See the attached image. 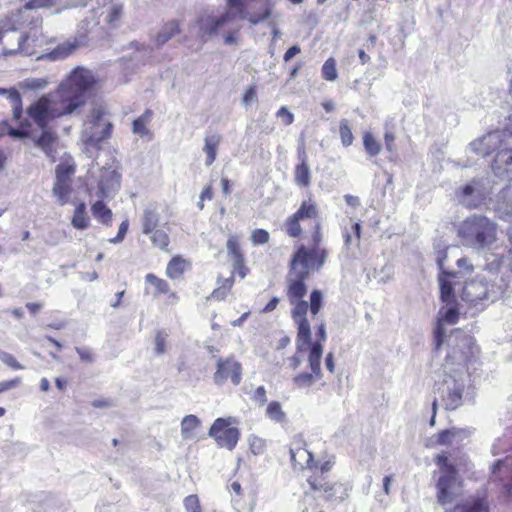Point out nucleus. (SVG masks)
Masks as SVG:
<instances>
[{
	"instance_id": "25",
	"label": "nucleus",
	"mask_w": 512,
	"mask_h": 512,
	"mask_svg": "<svg viewBox=\"0 0 512 512\" xmlns=\"http://www.w3.org/2000/svg\"><path fill=\"white\" fill-rule=\"evenodd\" d=\"M42 131V135L35 140V144L41 148L48 157L55 161V150L57 145L56 136L46 128Z\"/></svg>"
},
{
	"instance_id": "28",
	"label": "nucleus",
	"mask_w": 512,
	"mask_h": 512,
	"mask_svg": "<svg viewBox=\"0 0 512 512\" xmlns=\"http://www.w3.org/2000/svg\"><path fill=\"white\" fill-rule=\"evenodd\" d=\"M52 193L60 206L65 205L68 203L72 193L71 182H65L64 180L56 179Z\"/></svg>"
},
{
	"instance_id": "20",
	"label": "nucleus",
	"mask_w": 512,
	"mask_h": 512,
	"mask_svg": "<svg viewBox=\"0 0 512 512\" xmlns=\"http://www.w3.org/2000/svg\"><path fill=\"white\" fill-rule=\"evenodd\" d=\"M495 209L500 218L512 221V185L499 193Z\"/></svg>"
},
{
	"instance_id": "64",
	"label": "nucleus",
	"mask_w": 512,
	"mask_h": 512,
	"mask_svg": "<svg viewBox=\"0 0 512 512\" xmlns=\"http://www.w3.org/2000/svg\"><path fill=\"white\" fill-rule=\"evenodd\" d=\"M277 115L279 117H285V123L286 125L292 124L294 120V116L291 112L288 111L286 107H281L279 111L277 112Z\"/></svg>"
},
{
	"instance_id": "13",
	"label": "nucleus",
	"mask_w": 512,
	"mask_h": 512,
	"mask_svg": "<svg viewBox=\"0 0 512 512\" xmlns=\"http://www.w3.org/2000/svg\"><path fill=\"white\" fill-rule=\"evenodd\" d=\"M241 372V365L235 359H218L213 380L217 385H223L227 380L238 385L241 382Z\"/></svg>"
},
{
	"instance_id": "9",
	"label": "nucleus",
	"mask_w": 512,
	"mask_h": 512,
	"mask_svg": "<svg viewBox=\"0 0 512 512\" xmlns=\"http://www.w3.org/2000/svg\"><path fill=\"white\" fill-rule=\"evenodd\" d=\"M234 18L231 11L223 13H204L189 26V34L200 40L201 43L206 42L210 37L216 35L218 31L224 28Z\"/></svg>"
},
{
	"instance_id": "44",
	"label": "nucleus",
	"mask_w": 512,
	"mask_h": 512,
	"mask_svg": "<svg viewBox=\"0 0 512 512\" xmlns=\"http://www.w3.org/2000/svg\"><path fill=\"white\" fill-rule=\"evenodd\" d=\"M363 144L366 152L374 157L378 155L381 151L380 143L374 138V136L370 133H366L363 137Z\"/></svg>"
},
{
	"instance_id": "30",
	"label": "nucleus",
	"mask_w": 512,
	"mask_h": 512,
	"mask_svg": "<svg viewBox=\"0 0 512 512\" xmlns=\"http://www.w3.org/2000/svg\"><path fill=\"white\" fill-rule=\"evenodd\" d=\"M180 32V25L177 21H168L156 36L158 46L164 45L169 39Z\"/></svg>"
},
{
	"instance_id": "4",
	"label": "nucleus",
	"mask_w": 512,
	"mask_h": 512,
	"mask_svg": "<svg viewBox=\"0 0 512 512\" xmlns=\"http://www.w3.org/2000/svg\"><path fill=\"white\" fill-rule=\"evenodd\" d=\"M451 258H439L438 265L441 270L439 275L440 297L443 303L437 315V324L434 331V341L439 347L444 341L446 326L453 325L459 317L458 304L456 302L455 285L457 274L469 271L472 267L467 258H458L456 261L458 271L448 270V260Z\"/></svg>"
},
{
	"instance_id": "17",
	"label": "nucleus",
	"mask_w": 512,
	"mask_h": 512,
	"mask_svg": "<svg viewBox=\"0 0 512 512\" xmlns=\"http://www.w3.org/2000/svg\"><path fill=\"white\" fill-rule=\"evenodd\" d=\"M334 457L326 456L318 462H314L313 471L315 474L320 473L321 476H310L308 479V483L313 490L318 491H327L330 486L329 483L323 477V474L329 472L334 465Z\"/></svg>"
},
{
	"instance_id": "29",
	"label": "nucleus",
	"mask_w": 512,
	"mask_h": 512,
	"mask_svg": "<svg viewBox=\"0 0 512 512\" xmlns=\"http://www.w3.org/2000/svg\"><path fill=\"white\" fill-rule=\"evenodd\" d=\"M151 117L152 112L150 110H146L140 117L135 119L132 126L133 133L140 137H148V139H151L152 134L147 128V125L151 121Z\"/></svg>"
},
{
	"instance_id": "45",
	"label": "nucleus",
	"mask_w": 512,
	"mask_h": 512,
	"mask_svg": "<svg viewBox=\"0 0 512 512\" xmlns=\"http://www.w3.org/2000/svg\"><path fill=\"white\" fill-rule=\"evenodd\" d=\"M338 73L336 69V62L334 58H329L322 66V77L327 81H334L337 79Z\"/></svg>"
},
{
	"instance_id": "47",
	"label": "nucleus",
	"mask_w": 512,
	"mask_h": 512,
	"mask_svg": "<svg viewBox=\"0 0 512 512\" xmlns=\"http://www.w3.org/2000/svg\"><path fill=\"white\" fill-rule=\"evenodd\" d=\"M248 445L252 454L261 455L266 450V441L256 435L248 437Z\"/></svg>"
},
{
	"instance_id": "1",
	"label": "nucleus",
	"mask_w": 512,
	"mask_h": 512,
	"mask_svg": "<svg viewBox=\"0 0 512 512\" xmlns=\"http://www.w3.org/2000/svg\"><path fill=\"white\" fill-rule=\"evenodd\" d=\"M479 349L472 336L457 332L443 364L434 373L435 388L446 407L455 409L461 404L469 365L476 361Z\"/></svg>"
},
{
	"instance_id": "37",
	"label": "nucleus",
	"mask_w": 512,
	"mask_h": 512,
	"mask_svg": "<svg viewBox=\"0 0 512 512\" xmlns=\"http://www.w3.org/2000/svg\"><path fill=\"white\" fill-rule=\"evenodd\" d=\"M295 182L302 187H308L311 182V172L308 163H299L294 171Z\"/></svg>"
},
{
	"instance_id": "15",
	"label": "nucleus",
	"mask_w": 512,
	"mask_h": 512,
	"mask_svg": "<svg viewBox=\"0 0 512 512\" xmlns=\"http://www.w3.org/2000/svg\"><path fill=\"white\" fill-rule=\"evenodd\" d=\"M323 260L324 258H293L289 276L305 280L323 266Z\"/></svg>"
},
{
	"instance_id": "31",
	"label": "nucleus",
	"mask_w": 512,
	"mask_h": 512,
	"mask_svg": "<svg viewBox=\"0 0 512 512\" xmlns=\"http://www.w3.org/2000/svg\"><path fill=\"white\" fill-rule=\"evenodd\" d=\"M91 212L94 218H96L102 224L108 225L111 223L113 216L112 211L103 201H96L91 207Z\"/></svg>"
},
{
	"instance_id": "22",
	"label": "nucleus",
	"mask_w": 512,
	"mask_h": 512,
	"mask_svg": "<svg viewBox=\"0 0 512 512\" xmlns=\"http://www.w3.org/2000/svg\"><path fill=\"white\" fill-rule=\"evenodd\" d=\"M85 45L84 38L74 40H68L60 45H58L54 50H52L49 54L44 57L49 58L51 60L63 59L71 55L79 46Z\"/></svg>"
},
{
	"instance_id": "7",
	"label": "nucleus",
	"mask_w": 512,
	"mask_h": 512,
	"mask_svg": "<svg viewBox=\"0 0 512 512\" xmlns=\"http://www.w3.org/2000/svg\"><path fill=\"white\" fill-rule=\"evenodd\" d=\"M459 236L466 246H489L496 240V225L485 216L473 215L461 224Z\"/></svg>"
},
{
	"instance_id": "27",
	"label": "nucleus",
	"mask_w": 512,
	"mask_h": 512,
	"mask_svg": "<svg viewBox=\"0 0 512 512\" xmlns=\"http://www.w3.org/2000/svg\"><path fill=\"white\" fill-rule=\"evenodd\" d=\"M221 140L222 138L219 134H212L205 137L203 151L206 153V166L212 165L215 161Z\"/></svg>"
},
{
	"instance_id": "5",
	"label": "nucleus",
	"mask_w": 512,
	"mask_h": 512,
	"mask_svg": "<svg viewBox=\"0 0 512 512\" xmlns=\"http://www.w3.org/2000/svg\"><path fill=\"white\" fill-rule=\"evenodd\" d=\"M436 464L439 467L436 485L437 499L441 505L446 507L445 512H487L483 500L462 499V482L457 477L446 454H439L436 457Z\"/></svg>"
},
{
	"instance_id": "33",
	"label": "nucleus",
	"mask_w": 512,
	"mask_h": 512,
	"mask_svg": "<svg viewBox=\"0 0 512 512\" xmlns=\"http://www.w3.org/2000/svg\"><path fill=\"white\" fill-rule=\"evenodd\" d=\"M265 415L275 423L283 424L286 422V413L283 411L281 404L277 401L268 403Z\"/></svg>"
},
{
	"instance_id": "26",
	"label": "nucleus",
	"mask_w": 512,
	"mask_h": 512,
	"mask_svg": "<svg viewBox=\"0 0 512 512\" xmlns=\"http://www.w3.org/2000/svg\"><path fill=\"white\" fill-rule=\"evenodd\" d=\"M142 231L144 234H150L157 229L159 224V214L157 208L153 204H149L143 211L141 218Z\"/></svg>"
},
{
	"instance_id": "10",
	"label": "nucleus",
	"mask_w": 512,
	"mask_h": 512,
	"mask_svg": "<svg viewBox=\"0 0 512 512\" xmlns=\"http://www.w3.org/2000/svg\"><path fill=\"white\" fill-rule=\"evenodd\" d=\"M238 420L235 417L217 418L209 429V436L221 448L232 451L240 438Z\"/></svg>"
},
{
	"instance_id": "38",
	"label": "nucleus",
	"mask_w": 512,
	"mask_h": 512,
	"mask_svg": "<svg viewBox=\"0 0 512 512\" xmlns=\"http://www.w3.org/2000/svg\"><path fill=\"white\" fill-rule=\"evenodd\" d=\"M189 268V263L184 258H172L167 266V275L177 278Z\"/></svg>"
},
{
	"instance_id": "23",
	"label": "nucleus",
	"mask_w": 512,
	"mask_h": 512,
	"mask_svg": "<svg viewBox=\"0 0 512 512\" xmlns=\"http://www.w3.org/2000/svg\"><path fill=\"white\" fill-rule=\"evenodd\" d=\"M290 455L295 466H299L301 469H313V454L306 447H291Z\"/></svg>"
},
{
	"instance_id": "18",
	"label": "nucleus",
	"mask_w": 512,
	"mask_h": 512,
	"mask_svg": "<svg viewBox=\"0 0 512 512\" xmlns=\"http://www.w3.org/2000/svg\"><path fill=\"white\" fill-rule=\"evenodd\" d=\"M120 185L119 174L110 168L101 170L100 179L98 181V191L96 193L99 198H109L116 193Z\"/></svg>"
},
{
	"instance_id": "16",
	"label": "nucleus",
	"mask_w": 512,
	"mask_h": 512,
	"mask_svg": "<svg viewBox=\"0 0 512 512\" xmlns=\"http://www.w3.org/2000/svg\"><path fill=\"white\" fill-rule=\"evenodd\" d=\"M502 144V133L494 131L470 143L469 149L477 155L487 156Z\"/></svg>"
},
{
	"instance_id": "49",
	"label": "nucleus",
	"mask_w": 512,
	"mask_h": 512,
	"mask_svg": "<svg viewBox=\"0 0 512 512\" xmlns=\"http://www.w3.org/2000/svg\"><path fill=\"white\" fill-rule=\"evenodd\" d=\"M301 219L296 216H290L285 223V230L287 234L291 237H298L301 233V227L299 221Z\"/></svg>"
},
{
	"instance_id": "55",
	"label": "nucleus",
	"mask_w": 512,
	"mask_h": 512,
	"mask_svg": "<svg viewBox=\"0 0 512 512\" xmlns=\"http://www.w3.org/2000/svg\"><path fill=\"white\" fill-rule=\"evenodd\" d=\"M251 240L253 244H265L269 240V233L263 229H256L252 232Z\"/></svg>"
},
{
	"instance_id": "8",
	"label": "nucleus",
	"mask_w": 512,
	"mask_h": 512,
	"mask_svg": "<svg viewBox=\"0 0 512 512\" xmlns=\"http://www.w3.org/2000/svg\"><path fill=\"white\" fill-rule=\"evenodd\" d=\"M112 123L106 118V110L101 105H95L83 124L81 140L91 146H97L108 138Z\"/></svg>"
},
{
	"instance_id": "42",
	"label": "nucleus",
	"mask_w": 512,
	"mask_h": 512,
	"mask_svg": "<svg viewBox=\"0 0 512 512\" xmlns=\"http://www.w3.org/2000/svg\"><path fill=\"white\" fill-rule=\"evenodd\" d=\"M297 218L303 220L306 218H316L317 217V207L315 203L310 201H304L300 208L296 213L293 214Z\"/></svg>"
},
{
	"instance_id": "50",
	"label": "nucleus",
	"mask_w": 512,
	"mask_h": 512,
	"mask_svg": "<svg viewBox=\"0 0 512 512\" xmlns=\"http://www.w3.org/2000/svg\"><path fill=\"white\" fill-rule=\"evenodd\" d=\"M48 85V80L45 78H27L22 83V88L28 90H42Z\"/></svg>"
},
{
	"instance_id": "2",
	"label": "nucleus",
	"mask_w": 512,
	"mask_h": 512,
	"mask_svg": "<svg viewBox=\"0 0 512 512\" xmlns=\"http://www.w3.org/2000/svg\"><path fill=\"white\" fill-rule=\"evenodd\" d=\"M95 84L91 71L77 67L61 83L57 91L39 98L27 109L29 117L41 130L49 120L71 114L85 103L86 93Z\"/></svg>"
},
{
	"instance_id": "59",
	"label": "nucleus",
	"mask_w": 512,
	"mask_h": 512,
	"mask_svg": "<svg viewBox=\"0 0 512 512\" xmlns=\"http://www.w3.org/2000/svg\"><path fill=\"white\" fill-rule=\"evenodd\" d=\"M234 272L233 274H238L240 278H244L249 269L245 265L243 258H236L233 264Z\"/></svg>"
},
{
	"instance_id": "21",
	"label": "nucleus",
	"mask_w": 512,
	"mask_h": 512,
	"mask_svg": "<svg viewBox=\"0 0 512 512\" xmlns=\"http://www.w3.org/2000/svg\"><path fill=\"white\" fill-rule=\"evenodd\" d=\"M201 428V420L193 414L185 416L180 425L183 440H196Z\"/></svg>"
},
{
	"instance_id": "57",
	"label": "nucleus",
	"mask_w": 512,
	"mask_h": 512,
	"mask_svg": "<svg viewBox=\"0 0 512 512\" xmlns=\"http://www.w3.org/2000/svg\"><path fill=\"white\" fill-rule=\"evenodd\" d=\"M227 249L229 254L232 256H241L240 254V243L237 236H230L227 241Z\"/></svg>"
},
{
	"instance_id": "34",
	"label": "nucleus",
	"mask_w": 512,
	"mask_h": 512,
	"mask_svg": "<svg viewBox=\"0 0 512 512\" xmlns=\"http://www.w3.org/2000/svg\"><path fill=\"white\" fill-rule=\"evenodd\" d=\"M71 223L74 228L79 230H84L89 227L90 220L87 216L86 206L84 203H80L76 207Z\"/></svg>"
},
{
	"instance_id": "32",
	"label": "nucleus",
	"mask_w": 512,
	"mask_h": 512,
	"mask_svg": "<svg viewBox=\"0 0 512 512\" xmlns=\"http://www.w3.org/2000/svg\"><path fill=\"white\" fill-rule=\"evenodd\" d=\"M56 179L64 180L65 182L72 183V176L75 173V163L72 158H66L62 163H60L56 169Z\"/></svg>"
},
{
	"instance_id": "14",
	"label": "nucleus",
	"mask_w": 512,
	"mask_h": 512,
	"mask_svg": "<svg viewBox=\"0 0 512 512\" xmlns=\"http://www.w3.org/2000/svg\"><path fill=\"white\" fill-rule=\"evenodd\" d=\"M470 435V431L465 429L452 428L440 432L438 435L427 439L425 446L432 448L438 445L458 446Z\"/></svg>"
},
{
	"instance_id": "6",
	"label": "nucleus",
	"mask_w": 512,
	"mask_h": 512,
	"mask_svg": "<svg viewBox=\"0 0 512 512\" xmlns=\"http://www.w3.org/2000/svg\"><path fill=\"white\" fill-rule=\"evenodd\" d=\"M307 288L304 280L288 276L287 280V298L292 306L291 316L296 328L300 332V343L303 346L307 339L308 326L310 318H314L323 307L324 295L320 290H313L309 297V302L304 301Z\"/></svg>"
},
{
	"instance_id": "54",
	"label": "nucleus",
	"mask_w": 512,
	"mask_h": 512,
	"mask_svg": "<svg viewBox=\"0 0 512 512\" xmlns=\"http://www.w3.org/2000/svg\"><path fill=\"white\" fill-rule=\"evenodd\" d=\"M29 124L20 123V128H10L8 135L13 138H28L31 137L29 130L26 128Z\"/></svg>"
},
{
	"instance_id": "56",
	"label": "nucleus",
	"mask_w": 512,
	"mask_h": 512,
	"mask_svg": "<svg viewBox=\"0 0 512 512\" xmlns=\"http://www.w3.org/2000/svg\"><path fill=\"white\" fill-rule=\"evenodd\" d=\"M54 5V0H29L24 8L26 10H34L39 8H46Z\"/></svg>"
},
{
	"instance_id": "46",
	"label": "nucleus",
	"mask_w": 512,
	"mask_h": 512,
	"mask_svg": "<svg viewBox=\"0 0 512 512\" xmlns=\"http://www.w3.org/2000/svg\"><path fill=\"white\" fill-rule=\"evenodd\" d=\"M232 286H233V278L230 277V278L225 279L223 284L212 292L210 298L218 300V301L224 300L227 297V295L229 294Z\"/></svg>"
},
{
	"instance_id": "11",
	"label": "nucleus",
	"mask_w": 512,
	"mask_h": 512,
	"mask_svg": "<svg viewBox=\"0 0 512 512\" xmlns=\"http://www.w3.org/2000/svg\"><path fill=\"white\" fill-rule=\"evenodd\" d=\"M490 187L484 179H473L456 191V198L460 204L468 208H479L490 195Z\"/></svg>"
},
{
	"instance_id": "63",
	"label": "nucleus",
	"mask_w": 512,
	"mask_h": 512,
	"mask_svg": "<svg viewBox=\"0 0 512 512\" xmlns=\"http://www.w3.org/2000/svg\"><path fill=\"white\" fill-rule=\"evenodd\" d=\"M301 52V48L298 45H294L290 47L284 54L283 60L285 62H289L292 58H294L297 54Z\"/></svg>"
},
{
	"instance_id": "12",
	"label": "nucleus",
	"mask_w": 512,
	"mask_h": 512,
	"mask_svg": "<svg viewBox=\"0 0 512 512\" xmlns=\"http://www.w3.org/2000/svg\"><path fill=\"white\" fill-rule=\"evenodd\" d=\"M496 294L493 287L489 288L483 279L478 278L465 282L461 290L458 291V297L472 306H477L484 301L494 299Z\"/></svg>"
},
{
	"instance_id": "40",
	"label": "nucleus",
	"mask_w": 512,
	"mask_h": 512,
	"mask_svg": "<svg viewBox=\"0 0 512 512\" xmlns=\"http://www.w3.org/2000/svg\"><path fill=\"white\" fill-rule=\"evenodd\" d=\"M0 91L2 93L8 94V98L11 102V107L13 110V116L15 119H19L21 117V113H22V101H21V96H20L19 92L16 90L6 91L4 89H1Z\"/></svg>"
},
{
	"instance_id": "39",
	"label": "nucleus",
	"mask_w": 512,
	"mask_h": 512,
	"mask_svg": "<svg viewBox=\"0 0 512 512\" xmlns=\"http://www.w3.org/2000/svg\"><path fill=\"white\" fill-rule=\"evenodd\" d=\"M150 235V240L152 244L159 248V250L163 253H168V244H169V237L168 234L162 230V229H156Z\"/></svg>"
},
{
	"instance_id": "35",
	"label": "nucleus",
	"mask_w": 512,
	"mask_h": 512,
	"mask_svg": "<svg viewBox=\"0 0 512 512\" xmlns=\"http://www.w3.org/2000/svg\"><path fill=\"white\" fill-rule=\"evenodd\" d=\"M146 283H147V286H146L147 293H152L154 295H158L161 293L169 292L167 283L164 280L157 278L153 274H148L146 276Z\"/></svg>"
},
{
	"instance_id": "52",
	"label": "nucleus",
	"mask_w": 512,
	"mask_h": 512,
	"mask_svg": "<svg viewBox=\"0 0 512 512\" xmlns=\"http://www.w3.org/2000/svg\"><path fill=\"white\" fill-rule=\"evenodd\" d=\"M28 39H29L28 35H22L19 38V41H18V48L15 49V50L5 51V55H13V54H16V53H23L25 55H32L34 53L33 50H31L28 46H26V42H27Z\"/></svg>"
},
{
	"instance_id": "48",
	"label": "nucleus",
	"mask_w": 512,
	"mask_h": 512,
	"mask_svg": "<svg viewBox=\"0 0 512 512\" xmlns=\"http://www.w3.org/2000/svg\"><path fill=\"white\" fill-rule=\"evenodd\" d=\"M340 137L341 142L345 147L350 146L354 139L348 121L345 119L340 122Z\"/></svg>"
},
{
	"instance_id": "60",
	"label": "nucleus",
	"mask_w": 512,
	"mask_h": 512,
	"mask_svg": "<svg viewBox=\"0 0 512 512\" xmlns=\"http://www.w3.org/2000/svg\"><path fill=\"white\" fill-rule=\"evenodd\" d=\"M20 383H21V378H19V377L0 382V394L2 392H5V391H8V390L18 387L20 385Z\"/></svg>"
},
{
	"instance_id": "62",
	"label": "nucleus",
	"mask_w": 512,
	"mask_h": 512,
	"mask_svg": "<svg viewBox=\"0 0 512 512\" xmlns=\"http://www.w3.org/2000/svg\"><path fill=\"white\" fill-rule=\"evenodd\" d=\"M128 227H129L128 220H124L119 226V230H118V234H117L116 238L113 239L112 241L113 242L122 241L127 233Z\"/></svg>"
},
{
	"instance_id": "36",
	"label": "nucleus",
	"mask_w": 512,
	"mask_h": 512,
	"mask_svg": "<svg viewBox=\"0 0 512 512\" xmlns=\"http://www.w3.org/2000/svg\"><path fill=\"white\" fill-rule=\"evenodd\" d=\"M322 236L320 233V226H316V231L313 235V243L314 247L307 251L304 247L300 248L298 252L294 256H324L325 250L320 249L319 245L321 242Z\"/></svg>"
},
{
	"instance_id": "3",
	"label": "nucleus",
	"mask_w": 512,
	"mask_h": 512,
	"mask_svg": "<svg viewBox=\"0 0 512 512\" xmlns=\"http://www.w3.org/2000/svg\"><path fill=\"white\" fill-rule=\"evenodd\" d=\"M300 332L297 329L296 353L285 361L287 369L297 370L303 361L306 362L309 371L298 373L293 377V383L298 388H309L323 377L321 359L323 346L326 341L325 324L321 323L316 327L314 335L311 333V326H308L307 339L302 346Z\"/></svg>"
},
{
	"instance_id": "43",
	"label": "nucleus",
	"mask_w": 512,
	"mask_h": 512,
	"mask_svg": "<svg viewBox=\"0 0 512 512\" xmlns=\"http://www.w3.org/2000/svg\"><path fill=\"white\" fill-rule=\"evenodd\" d=\"M169 335L165 331H158L154 337V353L163 355L167 351Z\"/></svg>"
},
{
	"instance_id": "58",
	"label": "nucleus",
	"mask_w": 512,
	"mask_h": 512,
	"mask_svg": "<svg viewBox=\"0 0 512 512\" xmlns=\"http://www.w3.org/2000/svg\"><path fill=\"white\" fill-rule=\"evenodd\" d=\"M0 360L3 363H5L7 366H9L15 370L23 369L22 365H20L18 363V361L9 353L0 352Z\"/></svg>"
},
{
	"instance_id": "61",
	"label": "nucleus",
	"mask_w": 512,
	"mask_h": 512,
	"mask_svg": "<svg viewBox=\"0 0 512 512\" xmlns=\"http://www.w3.org/2000/svg\"><path fill=\"white\" fill-rule=\"evenodd\" d=\"M281 19V14H275V16H273V19H271L269 22H268V26L271 28L272 30V35H273V39L275 40L276 38L279 37L280 35V31L278 29V22L280 21Z\"/></svg>"
},
{
	"instance_id": "24",
	"label": "nucleus",
	"mask_w": 512,
	"mask_h": 512,
	"mask_svg": "<svg viewBox=\"0 0 512 512\" xmlns=\"http://www.w3.org/2000/svg\"><path fill=\"white\" fill-rule=\"evenodd\" d=\"M239 17L243 20H248L251 25H257L259 23L267 21V23L273 19L275 14H279L278 12H274L272 6H267L263 12H250L247 8H241L239 11Z\"/></svg>"
},
{
	"instance_id": "53",
	"label": "nucleus",
	"mask_w": 512,
	"mask_h": 512,
	"mask_svg": "<svg viewBox=\"0 0 512 512\" xmlns=\"http://www.w3.org/2000/svg\"><path fill=\"white\" fill-rule=\"evenodd\" d=\"M20 17V11L15 15H11L7 17L5 20L1 22V29L3 34L7 31H15L17 29V22Z\"/></svg>"
},
{
	"instance_id": "51",
	"label": "nucleus",
	"mask_w": 512,
	"mask_h": 512,
	"mask_svg": "<svg viewBox=\"0 0 512 512\" xmlns=\"http://www.w3.org/2000/svg\"><path fill=\"white\" fill-rule=\"evenodd\" d=\"M185 512H203L197 495H189L184 499Z\"/></svg>"
},
{
	"instance_id": "19",
	"label": "nucleus",
	"mask_w": 512,
	"mask_h": 512,
	"mask_svg": "<svg viewBox=\"0 0 512 512\" xmlns=\"http://www.w3.org/2000/svg\"><path fill=\"white\" fill-rule=\"evenodd\" d=\"M492 170L500 179H512V149L500 150L492 163Z\"/></svg>"
},
{
	"instance_id": "41",
	"label": "nucleus",
	"mask_w": 512,
	"mask_h": 512,
	"mask_svg": "<svg viewBox=\"0 0 512 512\" xmlns=\"http://www.w3.org/2000/svg\"><path fill=\"white\" fill-rule=\"evenodd\" d=\"M123 17V6L119 4L112 5L107 13L106 22L112 28L119 26Z\"/></svg>"
}]
</instances>
